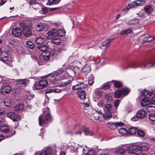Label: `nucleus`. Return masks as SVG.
<instances>
[{
	"mask_svg": "<svg viewBox=\"0 0 155 155\" xmlns=\"http://www.w3.org/2000/svg\"><path fill=\"white\" fill-rule=\"evenodd\" d=\"M141 66L143 67L150 68L154 67L155 66V58L150 60L147 62H142L140 64L136 62H134L130 64L129 65L128 68H136Z\"/></svg>",
	"mask_w": 155,
	"mask_h": 155,
	"instance_id": "obj_1",
	"label": "nucleus"
},
{
	"mask_svg": "<svg viewBox=\"0 0 155 155\" xmlns=\"http://www.w3.org/2000/svg\"><path fill=\"white\" fill-rule=\"evenodd\" d=\"M0 60L6 64L10 67H12V60L10 55H8L6 52H2L0 49Z\"/></svg>",
	"mask_w": 155,
	"mask_h": 155,
	"instance_id": "obj_2",
	"label": "nucleus"
},
{
	"mask_svg": "<svg viewBox=\"0 0 155 155\" xmlns=\"http://www.w3.org/2000/svg\"><path fill=\"white\" fill-rule=\"evenodd\" d=\"M141 105L142 107H147V111L149 113L155 111V105L150 104V99L148 98H143L141 102Z\"/></svg>",
	"mask_w": 155,
	"mask_h": 155,
	"instance_id": "obj_3",
	"label": "nucleus"
},
{
	"mask_svg": "<svg viewBox=\"0 0 155 155\" xmlns=\"http://www.w3.org/2000/svg\"><path fill=\"white\" fill-rule=\"evenodd\" d=\"M127 150L129 153L134 154H137V153L139 152V147L138 145H131L127 147Z\"/></svg>",
	"mask_w": 155,
	"mask_h": 155,
	"instance_id": "obj_4",
	"label": "nucleus"
},
{
	"mask_svg": "<svg viewBox=\"0 0 155 155\" xmlns=\"http://www.w3.org/2000/svg\"><path fill=\"white\" fill-rule=\"evenodd\" d=\"M11 87L8 85H3L0 88L1 93L4 95L9 94L11 91Z\"/></svg>",
	"mask_w": 155,
	"mask_h": 155,
	"instance_id": "obj_5",
	"label": "nucleus"
},
{
	"mask_svg": "<svg viewBox=\"0 0 155 155\" xmlns=\"http://www.w3.org/2000/svg\"><path fill=\"white\" fill-rule=\"evenodd\" d=\"M145 1L143 0H138L129 3L128 6L131 8H133L134 6H141L143 5Z\"/></svg>",
	"mask_w": 155,
	"mask_h": 155,
	"instance_id": "obj_6",
	"label": "nucleus"
},
{
	"mask_svg": "<svg viewBox=\"0 0 155 155\" xmlns=\"http://www.w3.org/2000/svg\"><path fill=\"white\" fill-rule=\"evenodd\" d=\"M7 116L14 121H17L20 119V116L17 114L13 112H10L7 114Z\"/></svg>",
	"mask_w": 155,
	"mask_h": 155,
	"instance_id": "obj_7",
	"label": "nucleus"
},
{
	"mask_svg": "<svg viewBox=\"0 0 155 155\" xmlns=\"http://www.w3.org/2000/svg\"><path fill=\"white\" fill-rule=\"evenodd\" d=\"M12 34L16 37H19L22 35V31L19 28H13L12 31Z\"/></svg>",
	"mask_w": 155,
	"mask_h": 155,
	"instance_id": "obj_8",
	"label": "nucleus"
},
{
	"mask_svg": "<svg viewBox=\"0 0 155 155\" xmlns=\"http://www.w3.org/2000/svg\"><path fill=\"white\" fill-rule=\"evenodd\" d=\"M61 89L58 88L53 87L47 88L45 91V93L46 94H49L53 92L56 93H59L61 92Z\"/></svg>",
	"mask_w": 155,
	"mask_h": 155,
	"instance_id": "obj_9",
	"label": "nucleus"
},
{
	"mask_svg": "<svg viewBox=\"0 0 155 155\" xmlns=\"http://www.w3.org/2000/svg\"><path fill=\"white\" fill-rule=\"evenodd\" d=\"M43 113L46 114L45 117L46 120L47 121H50L51 120V117L50 113V109L48 107H46L43 109Z\"/></svg>",
	"mask_w": 155,
	"mask_h": 155,
	"instance_id": "obj_10",
	"label": "nucleus"
},
{
	"mask_svg": "<svg viewBox=\"0 0 155 155\" xmlns=\"http://www.w3.org/2000/svg\"><path fill=\"white\" fill-rule=\"evenodd\" d=\"M113 39L110 38L106 40L105 41L102 42V45L101 47V49L103 50H105L109 46V44L111 43Z\"/></svg>",
	"mask_w": 155,
	"mask_h": 155,
	"instance_id": "obj_11",
	"label": "nucleus"
},
{
	"mask_svg": "<svg viewBox=\"0 0 155 155\" xmlns=\"http://www.w3.org/2000/svg\"><path fill=\"white\" fill-rule=\"evenodd\" d=\"M127 150V148H125L124 147H120L116 149V153L117 154L122 155L125 154Z\"/></svg>",
	"mask_w": 155,
	"mask_h": 155,
	"instance_id": "obj_12",
	"label": "nucleus"
},
{
	"mask_svg": "<svg viewBox=\"0 0 155 155\" xmlns=\"http://www.w3.org/2000/svg\"><path fill=\"white\" fill-rule=\"evenodd\" d=\"M77 94L78 97L81 99H84L85 98L86 96V94L84 90L79 89L78 90L77 92Z\"/></svg>",
	"mask_w": 155,
	"mask_h": 155,
	"instance_id": "obj_13",
	"label": "nucleus"
},
{
	"mask_svg": "<svg viewBox=\"0 0 155 155\" xmlns=\"http://www.w3.org/2000/svg\"><path fill=\"white\" fill-rule=\"evenodd\" d=\"M16 81L17 85L22 84L25 86L29 83V81L27 79H20L17 80Z\"/></svg>",
	"mask_w": 155,
	"mask_h": 155,
	"instance_id": "obj_14",
	"label": "nucleus"
},
{
	"mask_svg": "<svg viewBox=\"0 0 155 155\" xmlns=\"http://www.w3.org/2000/svg\"><path fill=\"white\" fill-rule=\"evenodd\" d=\"M139 147V151H145L147 150L149 148V145L148 144L143 143L139 145L138 146Z\"/></svg>",
	"mask_w": 155,
	"mask_h": 155,
	"instance_id": "obj_15",
	"label": "nucleus"
},
{
	"mask_svg": "<svg viewBox=\"0 0 155 155\" xmlns=\"http://www.w3.org/2000/svg\"><path fill=\"white\" fill-rule=\"evenodd\" d=\"M45 27L43 24L41 23H38L36 25V29L38 31H46L47 28Z\"/></svg>",
	"mask_w": 155,
	"mask_h": 155,
	"instance_id": "obj_16",
	"label": "nucleus"
},
{
	"mask_svg": "<svg viewBox=\"0 0 155 155\" xmlns=\"http://www.w3.org/2000/svg\"><path fill=\"white\" fill-rule=\"evenodd\" d=\"M146 112L145 110H139L136 114V116L139 118L142 119L145 117Z\"/></svg>",
	"mask_w": 155,
	"mask_h": 155,
	"instance_id": "obj_17",
	"label": "nucleus"
},
{
	"mask_svg": "<svg viewBox=\"0 0 155 155\" xmlns=\"http://www.w3.org/2000/svg\"><path fill=\"white\" fill-rule=\"evenodd\" d=\"M139 19L138 18H134L129 20L127 23L130 25L132 26L139 24Z\"/></svg>",
	"mask_w": 155,
	"mask_h": 155,
	"instance_id": "obj_18",
	"label": "nucleus"
},
{
	"mask_svg": "<svg viewBox=\"0 0 155 155\" xmlns=\"http://www.w3.org/2000/svg\"><path fill=\"white\" fill-rule=\"evenodd\" d=\"M31 29H29L27 27L24 28L23 30V33L24 35L26 37L30 36L32 34Z\"/></svg>",
	"mask_w": 155,
	"mask_h": 155,
	"instance_id": "obj_19",
	"label": "nucleus"
},
{
	"mask_svg": "<svg viewBox=\"0 0 155 155\" xmlns=\"http://www.w3.org/2000/svg\"><path fill=\"white\" fill-rule=\"evenodd\" d=\"M144 11L148 14H151L153 11V8L150 5H146L144 7Z\"/></svg>",
	"mask_w": 155,
	"mask_h": 155,
	"instance_id": "obj_20",
	"label": "nucleus"
},
{
	"mask_svg": "<svg viewBox=\"0 0 155 155\" xmlns=\"http://www.w3.org/2000/svg\"><path fill=\"white\" fill-rule=\"evenodd\" d=\"M91 69L90 66L88 65H85L82 68V72L84 73V75H86L90 71Z\"/></svg>",
	"mask_w": 155,
	"mask_h": 155,
	"instance_id": "obj_21",
	"label": "nucleus"
},
{
	"mask_svg": "<svg viewBox=\"0 0 155 155\" xmlns=\"http://www.w3.org/2000/svg\"><path fill=\"white\" fill-rule=\"evenodd\" d=\"M65 31L63 29H60L57 31L56 35H57V36L61 37H64L65 35Z\"/></svg>",
	"mask_w": 155,
	"mask_h": 155,
	"instance_id": "obj_22",
	"label": "nucleus"
},
{
	"mask_svg": "<svg viewBox=\"0 0 155 155\" xmlns=\"http://www.w3.org/2000/svg\"><path fill=\"white\" fill-rule=\"evenodd\" d=\"M52 150L51 148H46L40 155H51Z\"/></svg>",
	"mask_w": 155,
	"mask_h": 155,
	"instance_id": "obj_23",
	"label": "nucleus"
},
{
	"mask_svg": "<svg viewBox=\"0 0 155 155\" xmlns=\"http://www.w3.org/2000/svg\"><path fill=\"white\" fill-rule=\"evenodd\" d=\"M45 118H44L42 115H40L39 117V124L40 126H43V125L46 123Z\"/></svg>",
	"mask_w": 155,
	"mask_h": 155,
	"instance_id": "obj_24",
	"label": "nucleus"
},
{
	"mask_svg": "<svg viewBox=\"0 0 155 155\" xmlns=\"http://www.w3.org/2000/svg\"><path fill=\"white\" fill-rule=\"evenodd\" d=\"M137 131V129L136 128L134 127H132L129 129L128 131V135H131L135 134Z\"/></svg>",
	"mask_w": 155,
	"mask_h": 155,
	"instance_id": "obj_25",
	"label": "nucleus"
},
{
	"mask_svg": "<svg viewBox=\"0 0 155 155\" xmlns=\"http://www.w3.org/2000/svg\"><path fill=\"white\" fill-rule=\"evenodd\" d=\"M57 29L54 28L49 31L48 33V35L51 36V38H52V36H57L56 34L57 33Z\"/></svg>",
	"mask_w": 155,
	"mask_h": 155,
	"instance_id": "obj_26",
	"label": "nucleus"
},
{
	"mask_svg": "<svg viewBox=\"0 0 155 155\" xmlns=\"http://www.w3.org/2000/svg\"><path fill=\"white\" fill-rule=\"evenodd\" d=\"M0 130L4 132H7L9 130V127L6 125H2L0 126Z\"/></svg>",
	"mask_w": 155,
	"mask_h": 155,
	"instance_id": "obj_27",
	"label": "nucleus"
},
{
	"mask_svg": "<svg viewBox=\"0 0 155 155\" xmlns=\"http://www.w3.org/2000/svg\"><path fill=\"white\" fill-rule=\"evenodd\" d=\"M119 133L123 135H127L128 131L124 128H122L119 129L118 130Z\"/></svg>",
	"mask_w": 155,
	"mask_h": 155,
	"instance_id": "obj_28",
	"label": "nucleus"
},
{
	"mask_svg": "<svg viewBox=\"0 0 155 155\" xmlns=\"http://www.w3.org/2000/svg\"><path fill=\"white\" fill-rule=\"evenodd\" d=\"M24 107L23 104H18L14 107V110L16 111H20L23 109Z\"/></svg>",
	"mask_w": 155,
	"mask_h": 155,
	"instance_id": "obj_29",
	"label": "nucleus"
},
{
	"mask_svg": "<svg viewBox=\"0 0 155 155\" xmlns=\"http://www.w3.org/2000/svg\"><path fill=\"white\" fill-rule=\"evenodd\" d=\"M35 41L38 44H42L45 41V39L41 37H38L36 39Z\"/></svg>",
	"mask_w": 155,
	"mask_h": 155,
	"instance_id": "obj_30",
	"label": "nucleus"
},
{
	"mask_svg": "<svg viewBox=\"0 0 155 155\" xmlns=\"http://www.w3.org/2000/svg\"><path fill=\"white\" fill-rule=\"evenodd\" d=\"M50 55V53L49 51H46L42 55L43 57V58L45 60H48Z\"/></svg>",
	"mask_w": 155,
	"mask_h": 155,
	"instance_id": "obj_31",
	"label": "nucleus"
},
{
	"mask_svg": "<svg viewBox=\"0 0 155 155\" xmlns=\"http://www.w3.org/2000/svg\"><path fill=\"white\" fill-rule=\"evenodd\" d=\"M52 41L53 43L55 45H58V44L60 43L61 40L58 38L55 37H52Z\"/></svg>",
	"mask_w": 155,
	"mask_h": 155,
	"instance_id": "obj_32",
	"label": "nucleus"
},
{
	"mask_svg": "<svg viewBox=\"0 0 155 155\" xmlns=\"http://www.w3.org/2000/svg\"><path fill=\"white\" fill-rule=\"evenodd\" d=\"M48 48V46L45 45H42L38 46V48L40 50L45 51L47 50Z\"/></svg>",
	"mask_w": 155,
	"mask_h": 155,
	"instance_id": "obj_33",
	"label": "nucleus"
},
{
	"mask_svg": "<svg viewBox=\"0 0 155 155\" xmlns=\"http://www.w3.org/2000/svg\"><path fill=\"white\" fill-rule=\"evenodd\" d=\"M61 0H48V5H56L58 4ZM47 5H48L47 3Z\"/></svg>",
	"mask_w": 155,
	"mask_h": 155,
	"instance_id": "obj_34",
	"label": "nucleus"
},
{
	"mask_svg": "<svg viewBox=\"0 0 155 155\" xmlns=\"http://www.w3.org/2000/svg\"><path fill=\"white\" fill-rule=\"evenodd\" d=\"M83 131L85 135L92 136L93 135V133L90 131L88 128L85 127L83 128Z\"/></svg>",
	"mask_w": 155,
	"mask_h": 155,
	"instance_id": "obj_35",
	"label": "nucleus"
},
{
	"mask_svg": "<svg viewBox=\"0 0 155 155\" xmlns=\"http://www.w3.org/2000/svg\"><path fill=\"white\" fill-rule=\"evenodd\" d=\"M104 99L107 102H110L112 99V97L110 94H105L104 97Z\"/></svg>",
	"mask_w": 155,
	"mask_h": 155,
	"instance_id": "obj_36",
	"label": "nucleus"
},
{
	"mask_svg": "<svg viewBox=\"0 0 155 155\" xmlns=\"http://www.w3.org/2000/svg\"><path fill=\"white\" fill-rule=\"evenodd\" d=\"M40 83L42 85L43 88L44 87H45L48 86V82L46 80H42L39 81Z\"/></svg>",
	"mask_w": 155,
	"mask_h": 155,
	"instance_id": "obj_37",
	"label": "nucleus"
},
{
	"mask_svg": "<svg viewBox=\"0 0 155 155\" xmlns=\"http://www.w3.org/2000/svg\"><path fill=\"white\" fill-rule=\"evenodd\" d=\"M26 45L28 48L31 49L33 48L35 46L34 43L30 41H27L26 43Z\"/></svg>",
	"mask_w": 155,
	"mask_h": 155,
	"instance_id": "obj_38",
	"label": "nucleus"
},
{
	"mask_svg": "<svg viewBox=\"0 0 155 155\" xmlns=\"http://www.w3.org/2000/svg\"><path fill=\"white\" fill-rule=\"evenodd\" d=\"M132 31V30L130 28H128L122 31L121 33V35H127L130 33Z\"/></svg>",
	"mask_w": 155,
	"mask_h": 155,
	"instance_id": "obj_39",
	"label": "nucleus"
},
{
	"mask_svg": "<svg viewBox=\"0 0 155 155\" xmlns=\"http://www.w3.org/2000/svg\"><path fill=\"white\" fill-rule=\"evenodd\" d=\"M39 81L36 82L34 85L35 88L37 90L43 89V88Z\"/></svg>",
	"mask_w": 155,
	"mask_h": 155,
	"instance_id": "obj_40",
	"label": "nucleus"
},
{
	"mask_svg": "<svg viewBox=\"0 0 155 155\" xmlns=\"http://www.w3.org/2000/svg\"><path fill=\"white\" fill-rule=\"evenodd\" d=\"M12 102V100L10 98H6L4 101L5 105L6 106H10Z\"/></svg>",
	"mask_w": 155,
	"mask_h": 155,
	"instance_id": "obj_41",
	"label": "nucleus"
},
{
	"mask_svg": "<svg viewBox=\"0 0 155 155\" xmlns=\"http://www.w3.org/2000/svg\"><path fill=\"white\" fill-rule=\"evenodd\" d=\"M141 94L143 95L144 96H150L151 95V93L150 91L148 90H145L142 91L141 92Z\"/></svg>",
	"mask_w": 155,
	"mask_h": 155,
	"instance_id": "obj_42",
	"label": "nucleus"
},
{
	"mask_svg": "<svg viewBox=\"0 0 155 155\" xmlns=\"http://www.w3.org/2000/svg\"><path fill=\"white\" fill-rule=\"evenodd\" d=\"M154 38L153 37L148 36L143 38L142 40V42L143 43L149 42L151 41Z\"/></svg>",
	"mask_w": 155,
	"mask_h": 155,
	"instance_id": "obj_43",
	"label": "nucleus"
},
{
	"mask_svg": "<svg viewBox=\"0 0 155 155\" xmlns=\"http://www.w3.org/2000/svg\"><path fill=\"white\" fill-rule=\"evenodd\" d=\"M122 92L121 90H118L114 93V96L116 98L120 97L122 95Z\"/></svg>",
	"mask_w": 155,
	"mask_h": 155,
	"instance_id": "obj_44",
	"label": "nucleus"
},
{
	"mask_svg": "<svg viewBox=\"0 0 155 155\" xmlns=\"http://www.w3.org/2000/svg\"><path fill=\"white\" fill-rule=\"evenodd\" d=\"M37 61L38 62V64L41 65V63L44 62V58L41 55H38V57Z\"/></svg>",
	"mask_w": 155,
	"mask_h": 155,
	"instance_id": "obj_45",
	"label": "nucleus"
},
{
	"mask_svg": "<svg viewBox=\"0 0 155 155\" xmlns=\"http://www.w3.org/2000/svg\"><path fill=\"white\" fill-rule=\"evenodd\" d=\"M64 71V70L63 68H59L56 71H54L56 76H57L58 75L61 74Z\"/></svg>",
	"mask_w": 155,
	"mask_h": 155,
	"instance_id": "obj_46",
	"label": "nucleus"
},
{
	"mask_svg": "<svg viewBox=\"0 0 155 155\" xmlns=\"http://www.w3.org/2000/svg\"><path fill=\"white\" fill-rule=\"evenodd\" d=\"M56 77V76L54 72V71L51 73L48 74L47 75L43 76L42 78H46L48 77L53 78Z\"/></svg>",
	"mask_w": 155,
	"mask_h": 155,
	"instance_id": "obj_47",
	"label": "nucleus"
},
{
	"mask_svg": "<svg viewBox=\"0 0 155 155\" xmlns=\"http://www.w3.org/2000/svg\"><path fill=\"white\" fill-rule=\"evenodd\" d=\"M94 82V78L92 75L91 76L88 78V83L90 85H91Z\"/></svg>",
	"mask_w": 155,
	"mask_h": 155,
	"instance_id": "obj_48",
	"label": "nucleus"
},
{
	"mask_svg": "<svg viewBox=\"0 0 155 155\" xmlns=\"http://www.w3.org/2000/svg\"><path fill=\"white\" fill-rule=\"evenodd\" d=\"M34 97V95L31 93L28 92L27 94L26 98L28 100H30L32 99Z\"/></svg>",
	"mask_w": 155,
	"mask_h": 155,
	"instance_id": "obj_49",
	"label": "nucleus"
},
{
	"mask_svg": "<svg viewBox=\"0 0 155 155\" xmlns=\"http://www.w3.org/2000/svg\"><path fill=\"white\" fill-rule=\"evenodd\" d=\"M50 81L51 83L54 85H57L60 83V80L57 79L51 80Z\"/></svg>",
	"mask_w": 155,
	"mask_h": 155,
	"instance_id": "obj_50",
	"label": "nucleus"
},
{
	"mask_svg": "<svg viewBox=\"0 0 155 155\" xmlns=\"http://www.w3.org/2000/svg\"><path fill=\"white\" fill-rule=\"evenodd\" d=\"M114 84L115 87L117 88H119L122 86V83L118 81H115L114 83Z\"/></svg>",
	"mask_w": 155,
	"mask_h": 155,
	"instance_id": "obj_51",
	"label": "nucleus"
},
{
	"mask_svg": "<svg viewBox=\"0 0 155 155\" xmlns=\"http://www.w3.org/2000/svg\"><path fill=\"white\" fill-rule=\"evenodd\" d=\"M124 95H127L130 92V90L127 87H124L123 89Z\"/></svg>",
	"mask_w": 155,
	"mask_h": 155,
	"instance_id": "obj_52",
	"label": "nucleus"
},
{
	"mask_svg": "<svg viewBox=\"0 0 155 155\" xmlns=\"http://www.w3.org/2000/svg\"><path fill=\"white\" fill-rule=\"evenodd\" d=\"M104 103V100H101L97 103V105L99 107L103 108Z\"/></svg>",
	"mask_w": 155,
	"mask_h": 155,
	"instance_id": "obj_53",
	"label": "nucleus"
},
{
	"mask_svg": "<svg viewBox=\"0 0 155 155\" xmlns=\"http://www.w3.org/2000/svg\"><path fill=\"white\" fill-rule=\"evenodd\" d=\"M149 119L152 121H155V114H151L149 116Z\"/></svg>",
	"mask_w": 155,
	"mask_h": 155,
	"instance_id": "obj_54",
	"label": "nucleus"
},
{
	"mask_svg": "<svg viewBox=\"0 0 155 155\" xmlns=\"http://www.w3.org/2000/svg\"><path fill=\"white\" fill-rule=\"evenodd\" d=\"M110 87V84L108 83H106L103 84V88L104 90H106L108 89Z\"/></svg>",
	"mask_w": 155,
	"mask_h": 155,
	"instance_id": "obj_55",
	"label": "nucleus"
},
{
	"mask_svg": "<svg viewBox=\"0 0 155 155\" xmlns=\"http://www.w3.org/2000/svg\"><path fill=\"white\" fill-rule=\"evenodd\" d=\"M137 133L138 135L141 137H143L145 135L144 133L141 130H138Z\"/></svg>",
	"mask_w": 155,
	"mask_h": 155,
	"instance_id": "obj_56",
	"label": "nucleus"
},
{
	"mask_svg": "<svg viewBox=\"0 0 155 155\" xmlns=\"http://www.w3.org/2000/svg\"><path fill=\"white\" fill-rule=\"evenodd\" d=\"M70 82V80H68L67 81L64 82H62L60 85L61 87H64L68 85Z\"/></svg>",
	"mask_w": 155,
	"mask_h": 155,
	"instance_id": "obj_57",
	"label": "nucleus"
},
{
	"mask_svg": "<svg viewBox=\"0 0 155 155\" xmlns=\"http://www.w3.org/2000/svg\"><path fill=\"white\" fill-rule=\"evenodd\" d=\"M115 127L123 126L124 125V124L121 122H118L114 123Z\"/></svg>",
	"mask_w": 155,
	"mask_h": 155,
	"instance_id": "obj_58",
	"label": "nucleus"
},
{
	"mask_svg": "<svg viewBox=\"0 0 155 155\" xmlns=\"http://www.w3.org/2000/svg\"><path fill=\"white\" fill-rule=\"evenodd\" d=\"M84 155H95V152L93 150H89Z\"/></svg>",
	"mask_w": 155,
	"mask_h": 155,
	"instance_id": "obj_59",
	"label": "nucleus"
},
{
	"mask_svg": "<svg viewBox=\"0 0 155 155\" xmlns=\"http://www.w3.org/2000/svg\"><path fill=\"white\" fill-rule=\"evenodd\" d=\"M105 108L108 110H110L111 109V105L110 104H105Z\"/></svg>",
	"mask_w": 155,
	"mask_h": 155,
	"instance_id": "obj_60",
	"label": "nucleus"
},
{
	"mask_svg": "<svg viewBox=\"0 0 155 155\" xmlns=\"http://www.w3.org/2000/svg\"><path fill=\"white\" fill-rule=\"evenodd\" d=\"M114 124V123H109L108 124V126L111 129H114V128L116 127L115 125Z\"/></svg>",
	"mask_w": 155,
	"mask_h": 155,
	"instance_id": "obj_61",
	"label": "nucleus"
},
{
	"mask_svg": "<svg viewBox=\"0 0 155 155\" xmlns=\"http://www.w3.org/2000/svg\"><path fill=\"white\" fill-rule=\"evenodd\" d=\"M99 155H111L109 151L107 150H104Z\"/></svg>",
	"mask_w": 155,
	"mask_h": 155,
	"instance_id": "obj_62",
	"label": "nucleus"
},
{
	"mask_svg": "<svg viewBox=\"0 0 155 155\" xmlns=\"http://www.w3.org/2000/svg\"><path fill=\"white\" fill-rule=\"evenodd\" d=\"M95 94L100 97H102L103 95L102 92L99 91H96L95 92Z\"/></svg>",
	"mask_w": 155,
	"mask_h": 155,
	"instance_id": "obj_63",
	"label": "nucleus"
},
{
	"mask_svg": "<svg viewBox=\"0 0 155 155\" xmlns=\"http://www.w3.org/2000/svg\"><path fill=\"white\" fill-rule=\"evenodd\" d=\"M79 86H80L79 84H77L74 86H73L72 87V89L74 90H78L79 89H81Z\"/></svg>",
	"mask_w": 155,
	"mask_h": 155,
	"instance_id": "obj_64",
	"label": "nucleus"
}]
</instances>
